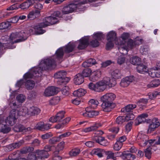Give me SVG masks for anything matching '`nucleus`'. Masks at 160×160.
Returning <instances> with one entry per match:
<instances>
[{
  "mask_svg": "<svg viewBox=\"0 0 160 160\" xmlns=\"http://www.w3.org/2000/svg\"><path fill=\"white\" fill-rule=\"evenodd\" d=\"M129 37L128 33H123L122 34L120 38H117L115 42L116 44L118 45V48L120 52L123 55H126L129 50L139 45L142 43V39H140L138 37H137L134 40L129 39L126 45V40Z\"/></svg>",
  "mask_w": 160,
  "mask_h": 160,
  "instance_id": "f257e3e1",
  "label": "nucleus"
},
{
  "mask_svg": "<svg viewBox=\"0 0 160 160\" xmlns=\"http://www.w3.org/2000/svg\"><path fill=\"white\" fill-rule=\"evenodd\" d=\"M56 66L55 60L50 58L41 61L38 66L34 67L30 70L23 76L25 79L32 78L33 77H38L41 76L42 72L45 70H51L54 68Z\"/></svg>",
  "mask_w": 160,
  "mask_h": 160,
  "instance_id": "f03ea898",
  "label": "nucleus"
},
{
  "mask_svg": "<svg viewBox=\"0 0 160 160\" xmlns=\"http://www.w3.org/2000/svg\"><path fill=\"white\" fill-rule=\"evenodd\" d=\"M61 17V13L59 11L55 12L52 16L46 18L43 22L32 27L29 30V35L34 34H41L44 33L45 31L43 28L48 26L56 23L58 21V18Z\"/></svg>",
  "mask_w": 160,
  "mask_h": 160,
  "instance_id": "7ed1b4c3",
  "label": "nucleus"
},
{
  "mask_svg": "<svg viewBox=\"0 0 160 160\" xmlns=\"http://www.w3.org/2000/svg\"><path fill=\"white\" fill-rule=\"evenodd\" d=\"M90 38L89 36L84 37L75 43H69L65 47L60 48L56 52L57 58L59 59L63 57L64 50L67 53L72 52L75 46V44H78V48L79 49H84L88 44V41Z\"/></svg>",
  "mask_w": 160,
  "mask_h": 160,
  "instance_id": "20e7f679",
  "label": "nucleus"
},
{
  "mask_svg": "<svg viewBox=\"0 0 160 160\" xmlns=\"http://www.w3.org/2000/svg\"><path fill=\"white\" fill-rule=\"evenodd\" d=\"M87 2L86 0H76L73 3L67 5L62 9V12L64 14H67L73 12L81 11L84 9L82 5Z\"/></svg>",
  "mask_w": 160,
  "mask_h": 160,
  "instance_id": "39448f33",
  "label": "nucleus"
},
{
  "mask_svg": "<svg viewBox=\"0 0 160 160\" xmlns=\"http://www.w3.org/2000/svg\"><path fill=\"white\" fill-rule=\"evenodd\" d=\"M29 36V33L26 30L18 29L16 32L11 34L9 39L13 43L19 42L26 40Z\"/></svg>",
  "mask_w": 160,
  "mask_h": 160,
  "instance_id": "423d86ee",
  "label": "nucleus"
},
{
  "mask_svg": "<svg viewBox=\"0 0 160 160\" xmlns=\"http://www.w3.org/2000/svg\"><path fill=\"white\" fill-rule=\"evenodd\" d=\"M18 114L20 116H32L37 115L40 112V110L38 108L32 106L29 108L22 107L19 108Z\"/></svg>",
  "mask_w": 160,
  "mask_h": 160,
  "instance_id": "0eeeda50",
  "label": "nucleus"
},
{
  "mask_svg": "<svg viewBox=\"0 0 160 160\" xmlns=\"http://www.w3.org/2000/svg\"><path fill=\"white\" fill-rule=\"evenodd\" d=\"M13 106L15 108H17V110L13 109L10 112L9 116L6 120V122L11 126H12L16 123L18 115L20 116L18 114V111L19 110L18 106H17L15 102L13 103Z\"/></svg>",
  "mask_w": 160,
  "mask_h": 160,
  "instance_id": "6e6552de",
  "label": "nucleus"
},
{
  "mask_svg": "<svg viewBox=\"0 0 160 160\" xmlns=\"http://www.w3.org/2000/svg\"><path fill=\"white\" fill-rule=\"evenodd\" d=\"M148 139L147 136L143 134L142 132H140L138 133L136 140L140 146L144 147L148 144Z\"/></svg>",
  "mask_w": 160,
  "mask_h": 160,
  "instance_id": "1a4fd4ad",
  "label": "nucleus"
},
{
  "mask_svg": "<svg viewBox=\"0 0 160 160\" xmlns=\"http://www.w3.org/2000/svg\"><path fill=\"white\" fill-rule=\"evenodd\" d=\"M101 80L97 82L95 84L92 83H90L88 85L89 88L91 90L96 92H102L106 88L105 87Z\"/></svg>",
  "mask_w": 160,
  "mask_h": 160,
  "instance_id": "9d476101",
  "label": "nucleus"
},
{
  "mask_svg": "<svg viewBox=\"0 0 160 160\" xmlns=\"http://www.w3.org/2000/svg\"><path fill=\"white\" fill-rule=\"evenodd\" d=\"M60 89L53 87H49L46 88L44 91V95L46 97L51 96L57 94Z\"/></svg>",
  "mask_w": 160,
  "mask_h": 160,
  "instance_id": "9b49d317",
  "label": "nucleus"
},
{
  "mask_svg": "<svg viewBox=\"0 0 160 160\" xmlns=\"http://www.w3.org/2000/svg\"><path fill=\"white\" fill-rule=\"evenodd\" d=\"M65 113V112L63 111L58 112L56 115L52 117L49 118V122L52 123L60 122L64 118Z\"/></svg>",
  "mask_w": 160,
  "mask_h": 160,
  "instance_id": "f8f14e48",
  "label": "nucleus"
},
{
  "mask_svg": "<svg viewBox=\"0 0 160 160\" xmlns=\"http://www.w3.org/2000/svg\"><path fill=\"white\" fill-rule=\"evenodd\" d=\"M135 78L133 76H127L123 78L120 83V86L123 87H127L131 82L135 81Z\"/></svg>",
  "mask_w": 160,
  "mask_h": 160,
  "instance_id": "ddd939ff",
  "label": "nucleus"
},
{
  "mask_svg": "<svg viewBox=\"0 0 160 160\" xmlns=\"http://www.w3.org/2000/svg\"><path fill=\"white\" fill-rule=\"evenodd\" d=\"M116 97V95L114 93H108L101 97L100 99L102 102L113 103L112 101L115 99Z\"/></svg>",
  "mask_w": 160,
  "mask_h": 160,
  "instance_id": "4468645a",
  "label": "nucleus"
},
{
  "mask_svg": "<svg viewBox=\"0 0 160 160\" xmlns=\"http://www.w3.org/2000/svg\"><path fill=\"white\" fill-rule=\"evenodd\" d=\"M101 81L103 82L104 85L105 86V88L107 86L109 88L114 87L116 84L115 80L107 77H104Z\"/></svg>",
  "mask_w": 160,
  "mask_h": 160,
  "instance_id": "2eb2a0df",
  "label": "nucleus"
},
{
  "mask_svg": "<svg viewBox=\"0 0 160 160\" xmlns=\"http://www.w3.org/2000/svg\"><path fill=\"white\" fill-rule=\"evenodd\" d=\"M101 106L103 111L109 112L115 107V104L113 103L103 102Z\"/></svg>",
  "mask_w": 160,
  "mask_h": 160,
  "instance_id": "dca6fc26",
  "label": "nucleus"
},
{
  "mask_svg": "<svg viewBox=\"0 0 160 160\" xmlns=\"http://www.w3.org/2000/svg\"><path fill=\"white\" fill-rule=\"evenodd\" d=\"M148 74L152 78H159L160 77V68L156 67L151 68L148 71Z\"/></svg>",
  "mask_w": 160,
  "mask_h": 160,
  "instance_id": "f3484780",
  "label": "nucleus"
},
{
  "mask_svg": "<svg viewBox=\"0 0 160 160\" xmlns=\"http://www.w3.org/2000/svg\"><path fill=\"white\" fill-rule=\"evenodd\" d=\"M37 154V160H44L45 158L49 157L48 152L44 150H38L36 152Z\"/></svg>",
  "mask_w": 160,
  "mask_h": 160,
  "instance_id": "a211bd4d",
  "label": "nucleus"
},
{
  "mask_svg": "<svg viewBox=\"0 0 160 160\" xmlns=\"http://www.w3.org/2000/svg\"><path fill=\"white\" fill-rule=\"evenodd\" d=\"M160 125L158 119L157 118H154L152 121V123L149 125L148 129V131L151 132L153 131L155 129L158 128Z\"/></svg>",
  "mask_w": 160,
  "mask_h": 160,
  "instance_id": "6ab92c4d",
  "label": "nucleus"
},
{
  "mask_svg": "<svg viewBox=\"0 0 160 160\" xmlns=\"http://www.w3.org/2000/svg\"><path fill=\"white\" fill-rule=\"evenodd\" d=\"M93 139L96 142L103 146H107L109 145V142L105 139V138L101 136H95L93 138Z\"/></svg>",
  "mask_w": 160,
  "mask_h": 160,
  "instance_id": "aec40b11",
  "label": "nucleus"
},
{
  "mask_svg": "<svg viewBox=\"0 0 160 160\" xmlns=\"http://www.w3.org/2000/svg\"><path fill=\"white\" fill-rule=\"evenodd\" d=\"M119 153L122 156V158L124 160H133L135 158V156L128 151H124L123 152H120Z\"/></svg>",
  "mask_w": 160,
  "mask_h": 160,
  "instance_id": "412c9836",
  "label": "nucleus"
},
{
  "mask_svg": "<svg viewBox=\"0 0 160 160\" xmlns=\"http://www.w3.org/2000/svg\"><path fill=\"white\" fill-rule=\"evenodd\" d=\"M101 126L99 123H96L93 125L85 128L83 129L82 131L85 133H88L92 131L97 130L98 128Z\"/></svg>",
  "mask_w": 160,
  "mask_h": 160,
  "instance_id": "4be33fe9",
  "label": "nucleus"
},
{
  "mask_svg": "<svg viewBox=\"0 0 160 160\" xmlns=\"http://www.w3.org/2000/svg\"><path fill=\"white\" fill-rule=\"evenodd\" d=\"M101 72L100 71H94L91 74V76L89 79L90 81L95 82L98 80L101 76Z\"/></svg>",
  "mask_w": 160,
  "mask_h": 160,
  "instance_id": "5701e85b",
  "label": "nucleus"
},
{
  "mask_svg": "<svg viewBox=\"0 0 160 160\" xmlns=\"http://www.w3.org/2000/svg\"><path fill=\"white\" fill-rule=\"evenodd\" d=\"M13 129V130L16 132H24L30 131L31 130V128H30L28 127L26 128L21 125L15 126Z\"/></svg>",
  "mask_w": 160,
  "mask_h": 160,
  "instance_id": "b1692460",
  "label": "nucleus"
},
{
  "mask_svg": "<svg viewBox=\"0 0 160 160\" xmlns=\"http://www.w3.org/2000/svg\"><path fill=\"white\" fill-rule=\"evenodd\" d=\"M137 72L141 74H144L148 71L147 67L143 64H139L138 65L136 68Z\"/></svg>",
  "mask_w": 160,
  "mask_h": 160,
  "instance_id": "393cba45",
  "label": "nucleus"
},
{
  "mask_svg": "<svg viewBox=\"0 0 160 160\" xmlns=\"http://www.w3.org/2000/svg\"><path fill=\"white\" fill-rule=\"evenodd\" d=\"M40 14V12L38 10H36L30 12L28 15V18L29 20H32L38 17Z\"/></svg>",
  "mask_w": 160,
  "mask_h": 160,
  "instance_id": "a878e982",
  "label": "nucleus"
},
{
  "mask_svg": "<svg viewBox=\"0 0 160 160\" xmlns=\"http://www.w3.org/2000/svg\"><path fill=\"white\" fill-rule=\"evenodd\" d=\"M74 81L76 84L80 85L84 82L83 77L80 73H78L75 76Z\"/></svg>",
  "mask_w": 160,
  "mask_h": 160,
  "instance_id": "bb28decb",
  "label": "nucleus"
},
{
  "mask_svg": "<svg viewBox=\"0 0 160 160\" xmlns=\"http://www.w3.org/2000/svg\"><path fill=\"white\" fill-rule=\"evenodd\" d=\"M116 33L115 32L113 31H111L109 32L107 34V39L108 41H114L115 42L116 41L117 39L116 38Z\"/></svg>",
  "mask_w": 160,
  "mask_h": 160,
  "instance_id": "cd10ccee",
  "label": "nucleus"
},
{
  "mask_svg": "<svg viewBox=\"0 0 160 160\" xmlns=\"http://www.w3.org/2000/svg\"><path fill=\"white\" fill-rule=\"evenodd\" d=\"M33 3V0H28L19 5L20 8L22 9H27Z\"/></svg>",
  "mask_w": 160,
  "mask_h": 160,
  "instance_id": "c85d7f7f",
  "label": "nucleus"
},
{
  "mask_svg": "<svg viewBox=\"0 0 160 160\" xmlns=\"http://www.w3.org/2000/svg\"><path fill=\"white\" fill-rule=\"evenodd\" d=\"M96 63L95 59L89 58L85 61L82 64V66L84 67H91Z\"/></svg>",
  "mask_w": 160,
  "mask_h": 160,
  "instance_id": "c756f323",
  "label": "nucleus"
},
{
  "mask_svg": "<svg viewBox=\"0 0 160 160\" xmlns=\"http://www.w3.org/2000/svg\"><path fill=\"white\" fill-rule=\"evenodd\" d=\"M112 76L113 78L115 79H118L122 77V75L120 71L118 69L114 70L112 72Z\"/></svg>",
  "mask_w": 160,
  "mask_h": 160,
  "instance_id": "7c9ffc66",
  "label": "nucleus"
},
{
  "mask_svg": "<svg viewBox=\"0 0 160 160\" xmlns=\"http://www.w3.org/2000/svg\"><path fill=\"white\" fill-rule=\"evenodd\" d=\"M86 91L83 89L80 88L75 91L73 93V95L78 97L84 96L86 93Z\"/></svg>",
  "mask_w": 160,
  "mask_h": 160,
  "instance_id": "2f4dec72",
  "label": "nucleus"
},
{
  "mask_svg": "<svg viewBox=\"0 0 160 160\" xmlns=\"http://www.w3.org/2000/svg\"><path fill=\"white\" fill-rule=\"evenodd\" d=\"M130 62L134 65H139L141 62V59L137 56L132 57L130 59Z\"/></svg>",
  "mask_w": 160,
  "mask_h": 160,
  "instance_id": "473e14b6",
  "label": "nucleus"
},
{
  "mask_svg": "<svg viewBox=\"0 0 160 160\" xmlns=\"http://www.w3.org/2000/svg\"><path fill=\"white\" fill-rule=\"evenodd\" d=\"M9 39L8 36L7 35H5V36H2L1 38V49H5V48L7 47L8 45V43L2 42L1 40H2L3 42H5L7 41V40Z\"/></svg>",
  "mask_w": 160,
  "mask_h": 160,
  "instance_id": "72a5a7b5",
  "label": "nucleus"
},
{
  "mask_svg": "<svg viewBox=\"0 0 160 160\" xmlns=\"http://www.w3.org/2000/svg\"><path fill=\"white\" fill-rule=\"evenodd\" d=\"M136 107L135 104H129L121 109V111L123 112H129Z\"/></svg>",
  "mask_w": 160,
  "mask_h": 160,
  "instance_id": "f704fd0d",
  "label": "nucleus"
},
{
  "mask_svg": "<svg viewBox=\"0 0 160 160\" xmlns=\"http://www.w3.org/2000/svg\"><path fill=\"white\" fill-rule=\"evenodd\" d=\"M99 104V102L97 100L91 99L88 102L89 108L92 109H95Z\"/></svg>",
  "mask_w": 160,
  "mask_h": 160,
  "instance_id": "c9c22d12",
  "label": "nucleus"
},
{
  "mask_svg": "<svg viewBox=\"0 0 160 160\" xmlns=\"http://www.w3.org/2000/svg\"><path fill=\"white\" fill-rule=\"evenodd\" d=\"M160 84V81L159 79H155L147 84L148 88H155L158 87Z\"/></svg>",
  "mask_w": 160,
  "mask_h": 160,
  "instance_id": "e433bc0d",
  "label": "nucleus"
},
{
  "mask_svg": "<svg viewBox=\"0 0 160 160\" xmlns=\"http://www.w3.org/2000/svg\"><path fill=\"white\" fill-rule=\"evenodd\" d=\"M148 115L146 113H143L138 116L137 118V120L138 122V124L142 122H144L146 121V118L148 117Z\"/></svg>",
  "mask_w": 160,
  "mask_h": 160,
  "instance_id": "4c0bfd02",
  "label": "nucleus"
},
{
  "mask_svg": "<svg viewBox=\"0 0 160 160\" xmlns=\"http://www.w3.org/2000/svg\"><path fill=\"white\" fill-rule=\"evenodd\" d=\"M147 102V99L142 98L138 100L137 102V104L138 106L140 107V108L143 109L145 108Z\"/></svg>",
  "mask_w": 160,
  "mask_h": 160,
  "instance_id": "58836bf2",
  "label": "nucleus"
},
{
  "mask_svg": "<svg viewBox=\"0 0 160 160\" xmlns=\"http://www.w3.org/2000/svg\"><path fill=\"white\" fill-rule=\"evenodd\" d=\"M66 74L67 72L65 71H61L55 73L54 75V77L55 78L60 79L65 77Z\"/></svg>",
  "mask_w": 160,
  "mask_h": 160,
  "instance_id": "ea45409f",
  "label": "nucleus"
},
{
  "mask_svg": "<svg viewBox=\"0 0 160 160\" xmlns=\"http://www.w3.org/2000/svg\"><path fill=\"white\" fill-rule=\"evenodd\" d=\"M25 86L27 89H32L35 86L34 82L32 80H28L25 83Z\"/></svg>",
  "mask_w": 160,
  "mask_h": 160,
  "instance_id": "a19ab883",
  "label": "nucleus"
},
{
  "mask_svg": "<svg viewBox=\"0 0 160 160\" xmlns=\"http://www.w3.org/2000/svg\"><path fill=\"white\" fill-rule=\"evenodd\" d=\"M92 38L93 39L100 40L103 38L104 35L101 32H97L94 33Z\"/></svg>",
  "mask_w": 160,
  "mask_h": 160,
  "instance_id": "79ce46f5",
  "label": "nucleus"
},
{
  "mask_svg": "<svg viewBox=\"0 0 160 160\" xmlns=\"http://www.w3.org/2000/svg\"><path fill=\"white\" fill-rule=\"evenodd\" d=\"M23 142L22 141H20L19 142L13 143L8 146V148L10 150H11L15 148H19L20 147L22 143Z\"/></svg>",
  "mask_w": 160,
  "mask_h": 160,
  "instance_id": "37998d69",
  "label": "nucleus"
},
{
  "mask_svg": "<svg viewBox=\"0 0 160 160\" xmlns=\"http://www.w3.org/2000/svg\"><path fill=\"white\" fill-rule=\"evenodd\" d=\"M80 152V150L79 148H75L71 150L69 154L71 157H75L78 155Z\"/></svg>",
  "mask_w": 160,
  "mask_h": 160,
  "instance_id": "c03bdc74",
  "label": "nucleus"
},
{
  "mask_svg": "<svg viewBox=\"0 0 160 160\" xmlns=\"http://www.w3.org/2000/svg\"><path fill=\"white\" fill-rule=\"evenodd\" d=\"M103 150L99 148H97L93 149L92 151V153L98 156V157L101 158L102 157Z\"/></svg>",
  "mask_w": 160,
  "mask_h": 160,
  "instance_id": "a18cd8bd",
  "label": "nucleus"
},
{
  "mask_svg": "<svg viewBox=\"0 0 160 160\" xmlns=\"http://www.w3.org/2000/svg\"><path fill=\"white\" fill-rule=\"evenodd\" d=\"M70 78H69L65 77L58 79L57 81L59 85L66 84L69 82Z\"/></svg>",
  "mask_w": 160,
  "mask_h": 160,
  "instance_id": "49530a36",
  "label": "nucleus"
},
{
  "mask_svg": "<svg viewBox=\"0 0 160 160\" xmlns=\"http://www.w3.org/2000/svg\"><path fill=\"white\" fill-rule=\"evenodd\" d=\"M34 148L30 146L23 148L21 150V153L22 154H25L27 152L32 151Z\"/></svg>",
  "mask_w": 160,
  "mask_h": 160,
  "instance_id": "de8ad7c7",
  "label": "nucleus"
},
{
  "mask_svg": "<svg viewBox=\"0 0 160 160\" xmlns=\"http://www.w3.org/2000/svg\"><path fill=\"white\" fill-rule=\"evenodd\" d=\"M60 100L58 97H55L52 98L49 101V104L52 105H54L57 104Z\"/></svg>",
  "mask_w": 160,
  "mask_h": 160,
  "instance_id": "09e8293b",
  "label": "nucleus"
},
{
  "mask_svg": "<svg viewBox=\"0 0 160 160\" xmlns=\"http://www.w3.org/2000/svg\"><path fill=\"white\" fill-rule=\"evenodd\" d=\"M107 159H112L114 160L116 159V157L114 156V153L110 151H108L106 152Z\"/></svg>",
  "mask_w": 160,
  "mask_h": 160,
  "instance_id": "8fccbe9b",
  "label": "nucleus"
},
{
  "mask_svg": "<svg viewBox=\"0 0 160 160\" xmlns=\"http://www.w3.org/2000/svg\"><path fill=\"white\" fill-rule=\"evenodd\" d=\"M91 70L90 68H86L82 72V76L83 77H88L91 74Z\"/></svg>",
  "mask_w": 160,
  "mask_h": 160,
  "instance_id": "3c124183",
  "label": "nucleus"
},
{
  "mask_svg": "<svg viewBox=\"0 0 160 160\" xmlns=\"http://www.w3.org/2000/svg\"><path fill=\"white\" fill-rule=\"evenodd\" d=\"M133 124V122L132 121H130L126 124L125 126V132L127 133H128L131 131Z\"/></svg>",
  "mask_w": 160,
  "mask_h": 160,
  "instance_id": "603ef678",
  "label": "nucleus"
},
{
  "mask_svg": "<svg viewBox=\"0 0 160 160\" xmlns=\"http://www.w3.org/2000/svg\"><path fill=\"white\" fill-rule=\"evenodd\" d=\"M125 58L123 55L119 56L117 59V62L118 64L121 65L125 62Z\"/></svg>",
  "mask_w": 160,
  "mask_h": 160,
  "instance_id": "864d4df0",
  "label": "nucleus"
},
{
  "mask_svg": "<svg viewBox=\"0 0 160 160\" xmlns=\"http://www.w3.org/2000/svg\"><path fill=\"white\" fill-rule=\"evenodd\" d=\"M125 121H126L125 117L121 116L118 117L116 120V123L118 124H121Z\"/></svg>",
  "mask_w": 160,
  "mask_h": 160,
  "instance_id": "5fc2aeb1",
  "label": "nucleus"
},
{
  "mask_svg": "<svg viewBox=\"0 0 160 160\" xmlns=\"http://www.w3.org/2000/svg\"><path fill=\"white\" fill-rule=\"evenodd\" d=\"M16 99L19 102L22 103L25 101L26 97L22 94H20L17 96Z\"/></svg>",
  "mask_w": 160,
  "mask_h": 160,
  "instance_id": "6e6d98bb",
  "label": "nucleus"
},
{
  "mask_svg": "<svg viewBox=\"0 0 160 160\" xmlns=\"http://www.w3.org/2000/svg\"><path fill=\"white\" fill-rule=\"evenodd\" d=\"M122 146V143L117 141L114 144L113 148L116 151H118L121 148Z\"/></svg>",
  "mask_w": 160,
  "mask_h": 160,
  "instance_id": "4d7b16f0",
  "label": "nucleus"
},
{
  "mask_svg": "<svg viewBox=\"0 0 160 160\" xmlns=\"http://www.w3.org/2000/svg\"><path fill=\"white\" fill-rule=\"evenodd\" d=\"M90 45L93 47H97L99 45V42L98 40L93 39L89 43Z\"/></svg>",
  "mask_w": 160,
  "mask_h": 160,
  "instance_id": "13d9d810",
  "label": "nucleus"
},
{
  "mask_svg": "<svg viewBox=\"0 0 160 160\" xmlns=\"http://www.w3.org/2000/svg\"><path fill=\"white\" fill-rule=\"evenodd\" d=\"M11 130V128L8 126L5 125H3V126H2L1 132L3 133H7Z\"/></svg>",
  "mask_w": 160,
  "mask_h": 160,
  "instance_id": "bf43d9fd",
  "label": "nucleus"
},
{
  "mask_svg": "<svg viewBox=\"0 0 160 160\" xmlns=\"http://www.w3.org/2000/svg\"><path fill=\"white\" fill-rule=\"evenodd\" d=\"M160 95V92L157 91L154 92L152 93H149L148 96L150 99H153L155 98L158 95Z\"/></svg>",
  "mask_w": 160,
  "mask_h": 160,
  "instance_id": "052dcab7",
  "label": "nucleus"
},
{
  "mask_svg": "<svg viewBox=\"0 0 160 160\" xmlns=\"http://www.w3.org/2000/svg\"><path fill=\"white\" fill-rule=\"evenodd\" d=\"M20 7L19 5L17 3H15L10 6L6 10H13L18 9Z\"/></svg>",
  "mask_w": 160,
  "mask_h": 160,
  "instance_id": "680f3d73",
  "label": "nucleus"
},
{
  "mask_svg": "<svg viewBox=\"0 0 160 160\" xmlns=\"http://www.w3.org/2000/svg\"><path fill=\"white\" fill-rule=\"evenodd\" d=\"M148 48L146 46L141 47L140 49V52L142 54H146L148 53Z\"/></svg>",
  "mask_w": 160,
  "mask_h": 160,
  "instance_id": "e2e57ef3",
  "label": "nucleus"
},
{
  "mask_svg": "<svg viewBox=\"0 0 160 160\" xmlns=\"http://www.w3.org/2000/svg\"><path fill=\"white\" fill-rule=\"evenodd\" d=\"M125 118L126 121H128L133 120L135 118V116L133 114L130 113L128 114Z\"/></svg>",
  "mask_w": 160,
  "mask_h": 160,
  "instance_id": "0e129e2a",
  "label": "nucleus"
},
{
  "mask_svg": "<svg viewBox=\"0 0 160 160\" xmlns=\"http://www.w3.org/2000/svg\"><path fill=\"white\" fill-rule=\"evenodd\" d=\"M58 151H56L53 153L52 159L53 160H60L61 159V157L58 156Z\"/></svg>",
  "mask_w": 160,
  "mask_h": 160,
  "instance_id": "69168bd1",
  "label": "nucleus"
},
{
  "mask_svg": "<svg viewBox=\"0 0 160 160\" xmlns=\"http://www.w3.org/2000/svg\"><path fill=\"white\" fill-rule=\"evenodd\" d=\"M44 122H40L38 123L35 126V128L41 131H43Z\"/></svg>",
  "mask_w": 160,
  "mask_h": 160,
  "instance_id": "338daca9",
  "label": "nucleus"
},
{
  "mask_svg": "<svg viewBox=\"0 0 160 160\" xmlns=\"http://www.w3.org/2000/svg\"><path fill=\"white\" fill-rule=\"evenodd\" d=\"M113 41H108L106 45V49L107 50H109L112 48L114 46Z\"/></svg>",
  "mask_w": 160,
  "mask_h": 160,
  "instance_id": "774afa93",
  "label": "nucleus"
}]
</instances>
